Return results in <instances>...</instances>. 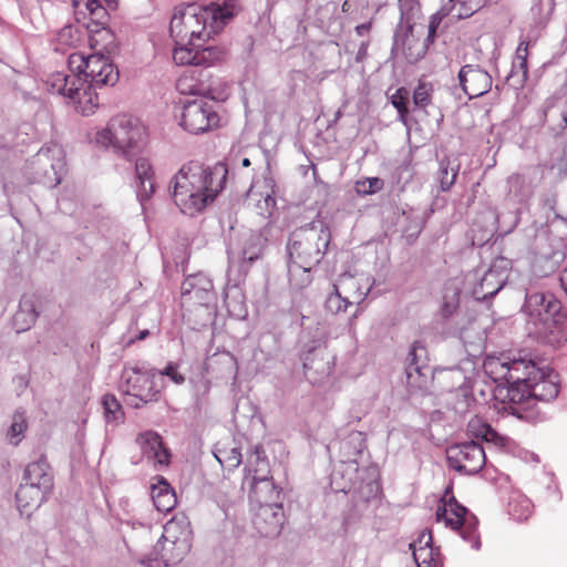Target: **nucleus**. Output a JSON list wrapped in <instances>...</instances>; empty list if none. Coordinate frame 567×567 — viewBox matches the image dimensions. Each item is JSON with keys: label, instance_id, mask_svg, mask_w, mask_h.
<instances>
[{"label": "nucleus", "instance_id": "1", "mask_svg": "<svg viewBox=\"0 0 567 567\" xmlns=\"http://www.w3.org/2000/svg\"><path fill=\"white\" fill-rule=\"evenodd\" d=\"M483 368L496 384L494 395L505 404L504 410L532 423L547 419L536 406L550 403L559 393L558 374L547 364L526 358H487Z\"/></svg>", "mask_w": 567, "mask_h": 567}, {"label": "nucleus", "instance_id": "2", "mask_svg": "<svg viewBox=\"0 0 567 567\" xmlns=\"http://www.w3.org/2000/svg\"><path fill=\"white\" fill-rule=\"evenodd\" d=\"M228 167L218 162L206 166L198 161L182 165L172 179L173 199L181 212L188 216L202 213L225 188Z\"/></svg>", "mask_w": 567, "mask_h": 567}, {"label": "nucleus", "instance_id": "3", "mask_svg": "<svg viewBox=\"0 0 567 567\" xmlns=\"http://www.w3.org/2000/svg\"><path fill=\"white\" fill-rule=\"evenodd\" d=\"M238 10L236 0H224L221 3L214 2L206 7L196 3L178 6L171 19V37L174 43L206 42L219 33Z\"/></svg>", "mask_w": 567, "mask_h": 567}, {"label": "nucleus", "instance_id": "4", "mask_svg": "<svg viewBox=\"0 0 567 567\" xmlns=\"http://www.w3.org/2000/svg\"><path fill=\"white\" fill-rule=\"evenodd\" d=\"M533 287L532 280L525 287L522 313L526 317L527 324L533 326L535 334L549 340L566 326L567 309L555 295L533 291Z\"/></svg>", "mask_w": 567, "mask_h": 567}, {"label": "nucleus", "instance_id": "5", "mask_svg": "<svg viewBox=\"0 0 567 567\" xmlns=\"http://www.w3.org/2000/svg\"><path fill=\"white\" fill-rule=\"evenodd\" d=\"M146 138V127L143 123L123 114L111 118L107 126L96 133L95 142L105 147L112 146L115 153L131 161L141 152Z\"/></svg>", "mask_w": 567, "mask_h": 567}, {"label": "nucleus", "instance_id": "6", "mask_svg": "<svg viewBox=\"0 0 567 567\" xmlns=\"http://www.w3.org/2000/svg\"><path fill=\"white\" fill-rule=\"evenodd\" d=\"M331 241L330 227L323 220H313L295 229L289 237V258L317 266L324 257Z\"/></svg>", "mask_w": 567, "mask_h": 567}, {"label": "nucleus", "instance_id": "7", "mask_svg": "<svg viewBox=\"0 0 567 567\" xmlns=\"http://www.w3.org/2000/svg\"><path fill=\"white\" fill-rule=\"evenodd\" d=\"M243 485L249 487V498L260 506L278 504L280 489L270 475L269 461L261 445H255L247 457Z\"/></svg>", "mask_w": 567, "mask_h": 567}, {"label": "nucleus", "instance_id": "8", "mask_svg": "<svg viewBox=\"0 0 567 567\" xmlns=\"http://www.w3.org/2000/svg\"><path fill=\"white\" fill-rule=\"evenodd\" d=\"M65 167L64 151L61 145H43L27 163L25 174L31 183L43 184L48 188L56 187L62 181Z\"/></svg>", "mask_w": 567, "mask_h": 567}, {"label": "nucleus", "instance_id": "9", "mask_svg": "<svg viewBox=\"0 0 567 567\" xmlns=\"http://www.w3.org/2000/svg\"><path fill=\"white\" fill-rule=\"evenodd\" d=\"M157 370L146 367L125 365L122 371L121 389L130 396L128 404L135 409L158 401L161 388L156 384Z\"/></svg>", "mask_w": 567, "mask_h": 567}, {"label": "nucleus", "instance_id": "10", "mask_svg": "<svg viewBox=\"0 0 567 567\" xmlns=\"http://www.w3.org/2000/svg\"><path fill=\"white\" fill-rule=\"evenodd\" d=\"M69 69L71 72H78L82 78L80 83L87 84L90 89L113 86L118 81V70L107 56L101 53L87 56L82 53H72L69 56Z\"/></svg>", "mask_w": 567, "mask_h": 567}, {"label": "nucleus", "instance_id": "11", "mask_svg": "<svg viewBox=\"0 0 567 567\" xmlns=\"http://www.w3.org/2000/svg\"><path fill=\"white\" fill-rule=\"evenodd\" d=\"M190 522L185 515H176L164 526V534L156 545L161 547V560L163 564L174 566L181 563L192 548Z\"/></svg>", "mask_w": 567, "mask_h": 567}, {"label": "nucleus", "instance_id": "12", "mask_svg": "<svg viewBox=\"0 0 567 567\" xmlns=\"http://www.w3.org/2000/svg\"><path fill=\"white\" fill-rule=\"evenodd\" d=\"M508 262L506 259L496 260L484 271L476 269L465 277V288L477 300L493 298L508 280Z\"/></svg>", "mask_w": 567, "mask_h": 567}, {"label": "nucleus", "instance_id": "13", "mask_svg": "<svg viewBox=\"0 0 567 567\" xmlns=\"http://www.w3.org/2000/svg\"><path fill=\"white\" fill-rule=\"evenodd\" d=\"M436 520L458 530L463 540L470 543L473 549L478 550L481 548L482 544L477 532L478 519L465 506L458 504L454 496L451 497L449 503L437 507Z\"/></svg>", "mask_w": 567, "mask_h": 567}, {"label": "nucleus", "instance_id": "14", "mask_svg": "<svg viewBox=\"0 0 567 567\" xmlns=\"http://www.w3.org/2000/svg\"><path fill=\"white\" fill-rule=\"evenodd\" d=\"M265 241L260 234L249 231L230 239L227 247L228 271L246 275L250 266L260 258Z\"/></svg>", "mask_w": 567, "mask_h": 567}, {"label": "nucleus", "instance_id": "15", "mask_svg": "<svg viewBox=\"0 0 567 567\" xmlns=\"http://www.w3.org/2000/svg\"><path fill=\"white\" fill-rule=\"evenodd\" d=\"M219 115L216 104L205 97L185 101L179 125L192 134H200L217 127Z\"/></svg>", "mask_w": 567, "mask_h": 567}, {"label": "nucleus", "instance_id": "16", "mask_svg": "<svg viewBox=\"0 0 567 567\" xmlns=\"http://www.w3.org/2000/svg\"><path fill=\"white\" fill-rule=\"evenodd\" d=\"M447 464L454 471L466 474H477L486 463L483 446L475 441L455 443L446 449Z\"/></svg>", "mask_w": 567, "mask_h": 567}, {"label": "nucleus", "instance_id": "17", "mask_svg": "<svg viewBox=\"0 0 567 567\" xmlns=\"http://www.w3.org/2000/svg\"><path fill=\"white\" fill-rule=\"evenodd\" d=\"M405 367V384L410 394L426 391L433 378V369L426 362V350L419 342L410 348Z\"/></svg>", "mask_w": 567, "mask_h": 567}, {"label": "nucleus", "instance_id": "18", "mask_svg": "<svg viewBox=\"0 0 567 567\" xmlns=\"http://www.w3.org/2000/svg\"><path fill=\"white\" fill-rule=\"evenodd\" d=\"M564 259L565 252L560 248L551 245L547 238H538L530 258L528 282L532 280L536 286L537 280L554 274Z\"/></svg>", "mask_w": 567, "mask_h": 567}, {"label": "nucleus", "instance_id": "19", "mask_svg": "<svg viewBox=\"0 0 567 567\" xmlns=\"http://www.w3.org/2000/svg\"><path fill=\"white\" fill-rule=\"evenodd\" d=\"M336 355L326 347H315L302 355L303 373L312 384L324 382L333 372Z\"/></svg>", "mask_w": 567, "mask_h": 567}, {"label": "nucleus", "instance_id": "20", "mask_svg": "<svg viewBox=\"0 0 567 567\" xmlns=\"http://www.w3.org/2000/svg\"><path fill=\"white\" fill-rule=\"evenodd\" d=\"M112 0H71L74 17L78 23L84 25L90 32H99L109 21V13L103 3Z\"/></svg>", "mask_w": 567, "mask_h": 567}, {"label": "nucleus", "instance_id": "21", "mask_svg": "<svg viewBox=\"0 0 567 567\" xmlns=\"http://www.w3.org/2000/svg\"><path fill=\"white\" fill-rule=\"evenodd\" d=\"M181 291L183 300L188 303L208 307L216 301L213 281L203 272L187 276Z\"/></svg>", "mask_w": 567, "mask_h": 567}, {"label": "nucleus", "instance_id": "22", "mask_svg": "<svg viewBox=\"0 0 567 567\" xmlns=\"http://www.w3.org/2000/svg\"><path fill=\"white\" fill-rule=\"evenodd\" d=\"M457 76L464 93L471 100L486 94L492 87V76L478 65H463Z\"/></svg>", "mask_w": 567, "mask_h": 567}, {"label": "nucleus", "instance_id": "23", "mask_svg": "<svg viewBox=\"0 0 567 567\" xmlns=\"http://www.w3.org/2000/svg\"><path fill=\"white\" fill-rule=\"evenodd\" d=\"M136 442L141 447L143 457L154 468L162 470L168 466L172 455L169 450L165 447L158 433L153 431L144 432L137 436Z\"/></svg>", "mask_w": 567, "mask_h": 567}, {"label": "nucleus", "instance_id": "24", "mask_svg": "<svg viewBox=\"0 0 567 567\" xmlns=\"http://www.w3.org/2000/svg\"><path fill=\"white\" fill-rule=\"evenodd\" d=\"M285 523V514L281 504H268L259 506L254 525L264 537H276L281 533Z\"/></svg>", "mask_w": 567, "mask_h": 567}, {"label": "nucleus", "instance_id": "25", "mask_svg": "<svg viewBox=\"0 0 567 567\" xmlns=\"http://www.w3.org/2000/svg\"><path fill=\"white\" fill-rule=\"evenodd\" d=\"M22 483L32 484L49 493L53 489V473L47 458L41 456L38 461L29 463L23 473Z\"/></svg>", "mask_w": 567, "mask_h": 567}, {"label": "nucleus", "instance_id": "26", "mask_svg": "<svg viewBox=\"0 0 567 567\" xmlns=\"http://www.w3.org/2000/svg\"><path fill=\"white\" fill-rule=\"evenodd\" d=\"M135 176L137 179L136 197L144 208L145 202L148 200L155 192L154 172L147 158H136Z\"/></svg>", "mask_w": 567, "mask_h": 567}, {"label": "nucleus", "instance_id": "27", "mask_svg": "<svg viewBox=\"0 0 567 567\" xmlns=\"http://www.w3.org/2000/svg\"><path fill=\"white\" fill-rule=\"evenodd\" d=\"M50 494L51 493L47 491L40 489L39 486L35 487L32 484L21 483L16 493L17 507L20 514L29 516L33 509H37L49 497Z\"/></svg>", "mask_w": 567, "mask_h": 567}, {"label": "nucleus", "instance_id": "28", "mask_svg": "<svg viewBox=\"0 0 567 567\" xmlns=\"http://www.w3.org/2000/svg\"><path fill=\"white\" fill-rule=\"evenodd\" d=\"M35 296L24 293L19 302V309L13 316V327L17 332L29 330L37 321L39 311L35 306Z\"/></svg>", "mask_w": 567, "mask_h": 567}, {"label": "nucleus", "instance_id": "29", "mask_svg": "<svg viewBox=\"0 0 567 567\" xmlns=\"http://www.w3.org/2000/svg\"><path fill=\"white\" fill-rule=\"evenodd\" d=\"M411 38H412V25L409 23L406 25H403L402 23H400L394 33V45L395 47L401 45L403 53H404L405 58L409 60V62L415 63L424 58L426 50H427V45L424 43L420 44L417 47V49L415 51H413V49H412L413 39H411Z\"/></svg>", "mask_w": 567, "mask_h": 567}, {"label": "nucleus", "instance_id": "30", "mask_svg": "<svg viewBox=\"0 0 567 567\" xmlns=\"http://www.w3.org/2000/svg\"><path fill=\"white\" fill-rule=\"evenodd\" d=\"M82 78L79 76L78 72H71L66 74L64 72H56L51 75L49 85L53 93H58L68 99H74L81 91L79 83Z\"/></svg>", "mask_w": 567, "mask_h": 567}, {"label": "nucleus", "instance_id": "31", "mask_svg": "<svg viewBox=\"0 0 567 567\" xmlns=\"http://www.w3.org/2000/svg\"><path fill=\"white\" fill-rule=\"evenodd\" d=\"M368 282L362 287L358 278L343 274L340 276L338 284L333 287L339 289L352 303H361L370 292L371 286H367Z\"/></svg>", "mask_w": 567, "mask_h": 567}, {"label": "nucleus", "instance_id": "32", "mask_svg": "<svg viewBox=\"0 0 567 567\" xmlns=\"http://www.w3.org/2000/svg\"><path fill=\"white\" fill-rule=\"evenodd\" d=\"M151 495L154 506L161 513H168L176 506L175 492L164 478L152 486Z\"/></svg>", "mask_w": 567, "mask_h": 567}, {"label": "nucleus", "instance_id": "33", "mask_svg": "<svg viewBox=\"0 0 567 567\" xmlns=\"http://www.w3.org/2000/svg\"><path fill=\"white\" fill-rule=\"evenodd\" d=\"M313 267L315 265H306L289 258L288 276L290 286L298 290L308 287L312 281L311 271Z\"/></svg>", "mask_w": 567, "mask_h": 567}, {"label": "nucleus", "instance_id": "34", "mask_svg": "<svg viewBox=\"0 0 567 567\" xmlns=\"http://www.w3.org/2000/svg\"><path fill=\"white\" fill-rule=\"evenodd\" d=\"M528 47L529 42L522 40L516 49L509 78L519 76L518 83L524 84L528 78Z\"/></svg>", "mask_w": 567, "mask_h": 567}, {"label": "nucleus", "instance_id": "35", "mask_svg": "<svg viewBox=\"0 0 567 567\" xmlns=\"http://www.w3.org/2000/svg\"><path fill=\"white\" fill-rule=\"evenodd\" d=\"M417 567H441V555L434 547H416L415 543L409 545Z\"/></svg>", "mask_w": 567, "mask_h": 567}, {"label": "nucleus", "instance_id": "36", "mask_svg": "<svg viewBox=\"0 0 567 567\" xmlns=\"http://www.w3.org/2000/svg\"><path fill=\"white\" fill-rule=\"evenodd\" d=\"M213 454L218 463L228 471H234L237 468L243 461L241 451L237 446L227 447L217 444L213 451Z\"/></svg>", "mask_w": 567, "mask_h": 567}, {"label": "nucleus", "instance_id": "37", "mask_svg": "<svg viewBox=\"0 0 567 567\" xmlns=\"http://www.w3.org/2000/svg\"><path fill=\"white\" fill-rule=\"evenodd\" d=\"M81 91L74 99H70L76 104V109L84 115L89 116L94 113L99 105L97 94L94 92L95 89L87 87V84L79 83Z\"/></svg>", "mask_w": 567, "mask_h": 567}, {"label": "nucleus", "instance_id": "38", "mask_svg": "<svg viewBox=\"0 0 567 567\" xmlns=\"http://www.w3.org/2000/svg\"><path fill=\"white\" fill-rule=\"evenodd\" d=\"M458 169L460 164L456 163V161L452 162L450 158H443L440 161L437 179L442 192H447L452 188L455 184Z\"/></svg>", "mask_w": 567, "mask_h": 567}, {"label": "nucleus", "instance_id": "39", "mask_svg": "<svg viewBox=\"0 0 567 567\" xmlns=\"http://www.w3.org/2000/svg\"><path fill=\"white\" fill-rule=\"evenodd\" d=\"M28 429V422L25 416V411L23 409H18L14 411L12 415L11 424L7 431V440L8 442L17 446L23 440L24 433Z\"/></svg>", "mask_w": 567, "mask_h": 567}, {"label": "nucleus", "instance_id": "40", "mask_svg": "<svg viewBox=\"0 0 567 567\" xmlns=\"http://www.w3.org/2000/svg\"><path fill=\"white\" fill-rule=\"evenodd\" d=\"M533 513V504L525 495L514 494L508 502V514L516 522L526 520Z\"/></svg>", "mask_w": 567, "mask_h": 567}, {"label": "nucleus", "instance_id": "41", "mask_svg": "<svg viewBox=\"0 0 567 567\" xmlns=\"http://www.w3.org/2000/svg\"><path fill=\"white\" fill-rule=\"evenodd\" d=\"M197 47H200L198 41H194V44L188 41L183 43H175L173 50V60L178 65H197Z\"/></svg>", "mask_w": 567, "mask_h": 567}, {"label": "nucleus", "instance_id": "42", "mask_svg": "<svg viewBox=\"0 0 567 567\" xmlns=\"http://www.w3.org/2000/svg\"><path fill=\"white\" fill-rule=\"evenodd\" d=\"M460 288L453 281L447 282L443 289V301L440 313L444 319L450 318L458 308Z\"/></svg>", "mask_w": 567, "mask_h": 567}, {"label": "nucleus", "instance_id": "43", "mask_svg": "<svg viewBox=\"0 0 567 567\" xmlns=\"http://www.w3.org/2000/svg\"><path fill=\"white\" fill-rule=\"evenodd\" d=\"M460 339L468 352L480 351L484 337L480 327L471 322L468 327L461 329Z\"/></svg>", "mask_w": 567, "mask_h": 567}, {"label": "nucleus", "instance_id": "44", "mask_svg": "<svg viewBox=\"0 0 567 567\" xmlns=\"http://www.w3.org/2000/svg\"><path fill=\"white\" fill-rule=\"evenodd\" d=\"M200 47H197V65L198 66H212L216 62L220 61L225 54L224 49L216 45H205V42H199Z\"/></svg>", "mask_w": 567, "mask_h": 567}, {"label": "nucleus", "instance_id": "45", "mask_svg": "<svg viewBox=\"0 0 567 567\" xmlns=\"http://www.w3.org/2000/svg\"><path fill=\"white\" fill-rule=\"evenodd\" d=\"M468 431L476 439H482L485 442L494 444L502 443V436L487 423H482L480 420H472L468 423Z\"/></svg>", "mask_w": 567, "mask_h": 567}, {"label": "nucleus", "instance_id": "46", "mask_svg": "<svg viewBox=\"0 0 567 567\" xmlns=\"http://www.w3.org/2000/svg\"><path fill=\"white\" fill-rule=\"evenodd\" d=\"M410 92L405 87H399L391 96V104L398 111V118L400 122L406 125L408 123V102Z\"/></svg>", "mask_w": 567, "mask_h": 567}, {"label": "nucleus", "instance_id": "47", "mask_svg": "<svg viewBox=\"0 0 567 567\" xmlns=\"http://www.w3.org/2000/svg\"><path fill=\"white\" fill-rule=\"evenodd\" d=\"M350 305H352V301L349 300L344 295L340 292L339 289H336L334 287L333 291L330 292L326 299V309L334 315L344 312Z\"/></svg>", "mask_w": 567, "mask_h": 567}, {"label": "nucleus", "instance_id": "48", "mask_svg": "<svg viewBox=\"0 0 567 567\" xmlns=\"http://www.w3.org/2000/svg\"><path fill=\"white\" fill-rule=\"evenodd\" d=\"M102 405L106 422H118L123 419L122 406L113 394L103 395Z\"/></svg>", "mask_w": 567, "mask_h": 567}, {"label": "nucleus", "instance_id": "49", "mask_svg": "<svg viewBox=\"0 0 567 567\" xmlns=\"http://www.w3.org/2000/svg\"><path fill=\"white\" fill-rule=\"evenodd\" d=\"M383 187L384 181L380 177H367L355 182V190L362 196L375 194Z\"/></svg>", "mask_w": 567, "mask_h": 567}, {"label": "nucleus", "instance_id": "50", "mask_svg": "<svg viewBox=\"0 0 567 567\" xmlns=\"http://www.w3.org/2000/svg\"><path fill=\"white\" fill-rule=\"evenodd\" d=\"M433 85L427 82H420L413 92L415 106L425 109L432 102Z\"/></svg>", "mask_w": 567, "mask_h": 567}, {"label": "nucleus", "instance_id": "51", "mask_svg": "<svg viewBox=\"0 0 567 567\" xmlns=\"http://www.w3.org/2000/svg\"><path fill=\"white\" fill-rule=\"evenodd\" d=\"M498 228L504 234H509L514 230L519 221L518 214L516 212H509L508 214L496 215Z\"/></svg>", "mask_w": 567, "mask_h": 567}, {"label": "nucleus", "instance_id": "52", "mask_svg": "<svg viewBox=\"0 0 567 567\" xmlns=\"http://www.w3.org/2000/svg\"><path fill=\"white\" fill-rule=\"evenodd\" d=\"M260 196L262 198L259 199L257 203L258 214H260L261 216H270L276 206V198L274 196V192H267L265 195L260 194Z\"/></svg>", "mask_w": 567, "mask_h": 567}, {"label": "nucleus", "instance_id": "53", "mask_svg": "<svg viewBox=\"0 0 567 567\" xmlns=\"http://www.w3.org/2000/svg\"><path fill=\"white\" fill-rule=\"evenodd\" d=\"M157 375L167 377L172 382L181 385L185 382V377L177 370V364L169 362L163 370H157Z\"/></svg>", "mask_w": 567, "mask_h": 567}, {"label": "nucleus", "instance_id": "54", "mask_svg": "<svg viewBox=\"0 0 567 567\" xmlns=\"http://www.w3.org/2000/svg\"><path fill=\"white\" fill-rule=\"evenodd\" d=\"M416 547H433L432 546V534L429 530H423L417 540L414 542Z\"/></svg>", "mask_w": 567, "mask_h": 567}, {"label": "nucleus", "instance_id": "55", "mask_svg": "<svg viewBox=\"0 0 567 567\" xmlns=\"http://www.w3.org/2000/svg\"><path fill=\"white\" fill-rule=\"evenodd\" d=\"M436 28H437V22L433 18L429 25V34H427L426 41H432V37L434 35Z\"/></svg>", "mask_w": 567, "mask_h": 567}, {"label": "nucleus", "instance_id": "56", "mask_svg": "<svg viewBox=\"0 0 567 567\" xmlns=\"http://www.w3.org/2000/svg\"><path fill=\"white\" fill-rule=\"evenodd\" d=\"M350 439H351L352 441H359L358 453H361V452H362V449H363V439H362L361 433H354V434H351V435H350Z\"/></svg>", "mask_w": 567, "mask_h": 567}, {"label": "nucleus", "instance_id": "57", "mask_svg": "<svg viewBox=\"0 0 567 567\" xmlns=\"http://www.w3.org/2000/svg\"><path fill=\"white\" fill-rule=\"evenodd\" d=\"M150 334L148 330H142L138 336L136 337L137 340H144Z\"/></svg>", "mask_w": 567, "mask_h": 567}, {"label": "nucleus", "instance_id": "58", "mask_svg": "<svg viewBox=\"0 0 567 567\" xmlns=\"http://www.w3.org/2000/svg\"><path fill=\"white\" fill-rule=\"evenodd\" d=\"M519 179H520V177L518 175H515V176L509 177L508 183L509 184H514V183L517 184L519 182Z\"/></svg>", "mask_w": 567, "mask_h": 567}, {"label": "nucleus", "instance_id": "59", "mask_svg": "<svg viewBox=\"0 0 567 567\" xmlns=\"http://www.w3.org/2000/svg\"><path fill=\"white\" fill-rule=\"evenodd\" d=\"M451 11V8H447L446 6H443L441 9V12L443 16H447Z\"/></svg>", "mask_w": 567, "mask_h": 567}, {"label": "nucleus", "instance_id": "60", "mask_svg": "<svg viewBox=\"0 0 567 567\" xmlns=\"http://www.w3.org/2000/svg\"><path fill=\"white\" fill-rule=\"evenodd\" d=\"M250 164H251V163H250V159H249V158H247V157L243 158V161H241V165H243L244 167H248V166H250Z\"/></svg>", "mask_w": 567, "mask_h": 567}, {"label": "nucleus", "instance_id": "61", "mask_svg": "<svg viewBox=\"0 0 567 567\" xmlns=\"http://www.w3.org/2000/svg\"><path fill=\"white\" fill-rule=\"evenodd\" d=\"M423 224H424V221H423V220H421V221H419V223H417V225H416V227H415V228H416V234H419V233L421 231V229L423 228Z\"/></svg>", "mask_w": 567, "mask_h": 567}, {"label": "nucleus", "instance_id": "62", "mask_svg": "<svg viewBox=\"0 0 567 567\" xmlns=\"http://www.w3.org/2000/svg\"><path fill=\"white\" fill-rule=\"evenodd\" d=\"M255 184H252L248 190V196H252L255 194Z\"/></svg>", "mask_w": 567, "mask_h": 567}, {"label": "nucleus", "instance_id": "63", "mask_svg": "<svg viewBox=\"0 0 567 567\" xmlns=\"http://www.w3.org/2000/svg\"><path fill=\"white\" fill-rule=\"evenodd\" d=\"M177 85L182 93H186V91L182 87V85H183L182 81H179Z\"/></svg>", "mask_w": 567, "mask_h": 567}, {"label": "nucleus", "instance_id": "64", "mask_svg": "<svg viewBox=\"0 0 567 567\" xmlns=\"http://www.w3.org/2000/svg\"><path fill=\"white\" fill-rule=\"evenodd\" d=\"M188 93H189V94H197V93H199V92H198L197 90H195V89H193V87H192V89H189Z\"/></svg>", "mask_w": 567, "mask_h": 567}]
</instances>
